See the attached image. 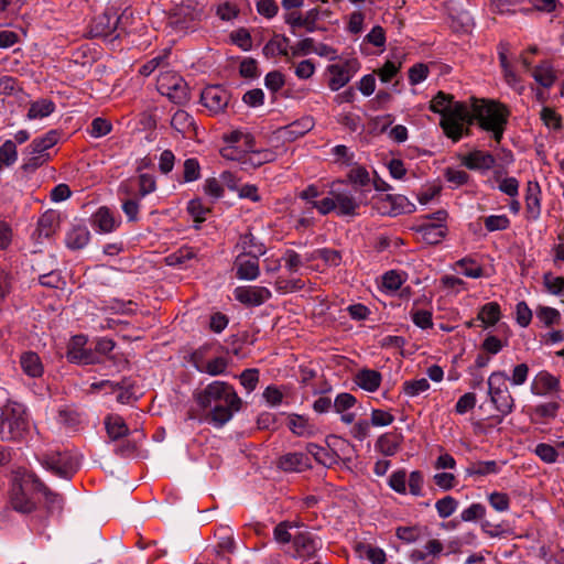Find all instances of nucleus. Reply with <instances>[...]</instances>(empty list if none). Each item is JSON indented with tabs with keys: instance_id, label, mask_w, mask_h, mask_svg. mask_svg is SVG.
<instances>
[{
	"instance_id": "8fccbe9b",
	"label": "nucleus",
	"mask_w": 564,
	"mask_h": 564,
	"mask_svg": "<svg viewBox=\"0 0 564 564\" xmlns=\"http://www.w3.org/2000/svg\"><path fill=\"white\" fill-rule=\"evenodd\" d=\"M410 315L415 326L422 329H429L433 327V315L431 311L413 308L411 310Z\"/></svg>"
},
{
	"instance_id": "79ce46f5",
	"label": "nucleus",
	"mask_w": 564,
	"mask_h": 564,
	"mask_svg": "<svg viewBox=\"0 0 564 564\" xmlns=\"http://www.w3.org/2000/svg\"><path fill=\"white\" fill-rule=\"evenodd\" d=\"M40 485L41 486H36V491L43 494L47 509L50 511L61 509L63 503L62 496L52 491L41 479Z\"/></svg>"
},
{
	"instance_id": "4be33fe9",
	"label": "nucleus",
	"mask_w": 564,
	"mask_h": 564,
	"mask_svg": "<svg viewBox=\"0 0 564 564\" xmlns=\"http://www.w3.org/2000/svg\"><path fill=\"white\" fill-rule=\"evenodd\" d=\"M527 217L536 220L541 215V188L538 182H528L525 189Z\"/></svg>"
},
{
	"instance_id": "f3484780",
	"label": "nucleus",
	"mask_w": 564,
	"mask_h": 564,
	"mask_svg": "<svg viewBox=\"0 0 564 564\" xmlns=\"http://www.w3.org/2000/svg\"><path fill=\"white\" fill-rule=\"evenodd\" d=\"M234 267L239 280L253 281L260 275L259 257H250L247 253L237 256Z\"/></svg>"
},
{
	"instance_id": "bf43d9fd",
	"label": "nucleus",
	"mask_w": 564,
	"mask_h": 564,
	"mask_svg": "<svg viewBox=\"0 0 564 564\" xmlns=\"http://www.w3.org/2000/svg\"><path fill=\"white\" fill-rule=\"evenodd\" d=\"M200 176V166L196 159L191 158L184 162L183 178L184 182H193Z\"/></svg>"
},
{
	"instance_id": "6e6552de",
	"label": "nucleus",
	"mask_w": 564,
	"mask_h": 564,
	"mask_svg": "<svg viewBox=\"0 0 564 564\" xmlns=\"http://www.w3.org/2000/svg\"><path fill=\"white\" fill-rule=\"evenodd\" d=\"M158 90L176 105H186L191 99L187 83L173 72L161 73L156 82Z\"/></svg>"
},
{
	"instance_id": "72a5a7b5",
	"label": "nucleus",
	"mask_w": 564,
	"mask_h": 564,
	"mask_svg": "<svg viewBox=\"0 0 564 564\" xmlns=\"http://www.w3.org/2000/svg\"><path fill=\"white\" fill-rule=\"evenodd\" d=\"M55 111V104L51 99L42 98L33 101L28 110V119H42Z\"/></svg>"
},
{
	"instance_id": "5fc2aeb1",
	"label": "nucleus",
	"mask_w": 564,
	"mask_h": 564,
	"mask_svg": "<svg viewBox=\"0 0 564 564\" xmlns=\"http://www.w3.org/2000/svg\"><path fill=\"white\" fill-rule=\"evenodd\" d=\"M196 257L192 247H182L176 252L169 256V264H185L188 260Z\"/></svg>"
},
{
	"instance_id": "cd10ccee",
	"label": "nucleus",
	"mask_w": 564,
	"mask_h": 564,
	"mask_svg": "<svg viewBox=\"0 0 564 564\" xmlns=\"http://www.w3.org/2000/svg\"><path fill=\"white\" fill-rule=\"evenodd\" d=\"M20 364L23 372L32 378L41 377L43 365L37 354L28 351L21 355Z\"/></svg>"
},
{
	"instance_id": "c03bdc74",
	"label": "nucleus",
	"mask_w": 564,
	"mask_h": 564,
	"mask_svg": "<svg viewBox=\"0 0 564 564\" xmlns=\"http://www.w3.org/2000/svg\"><path fill=\"white\" fill-rule=\"evenodd\" d=\"M236 550L234 536L227 529H221L218 538L216 554H232Z\"/></svg>"
},
{
	"instance_id": "f704fd0d",
	"label": "nucleus",
	"mask_w": 564,
	"mask_h": 564,
	"mask_svg": "<svg viewBox=\"0 0 564 564\" xmlns=\"http://www.w3.org/2000/svg\"><path fill=\"white\" fill-rule=\"evenodd\" d=\"M288 426L297 436L310 437L314 434V426L306 417L299 414L289 416Z\"/></svg>"
},
{
	"instance_id": "49530a36",
	"label": "nucleus",
	"mask_w": 564,
	"mask_h": 564,
	"mask_svg": "<svg viewBox=\"0 0 564 564\" xmlns=\"http://www.w3.org/2000/svg\"><path fill=\"white\" fill-rule=\"evenodd\" d=\"M430 389V382L425 378L417 380L404 381L402 384L403 392L409 397H416Z\"/></svg>"
},
{
	"instance_id": "6ab92c4d",
	"label": "nucleus",
	"mask_w": 564,
	"mask_h": 564,
	"mask_svg": "<svg viewBox=\"0 0 564 564\" xmlns=\"http://www.w3.org/2000/svg\"><path fill=\"white\" fill-rule=\"evenodd\" d=\"M278 467L286 473H301L311 467V462L304 453H286L279 458Z\"/></svg>"
},
{
	"instance_id": "20e7f679",
	"label": "nucleus",
	"mask_w": 564,
	"mask_h": 564,
	"mask_svg": "<svg viewBox=\"0 0 564 564\" xmlns=\"http://www.w3.org/2000/svg\"><path fill=\"white\" fill-rule=\"evenodd\" d=\"M40 485V478L34 473H25L22 477L14 481L10 491V507L20 513H31L36 508L32 495Z\"/></svg>"
},
{
	"instance_id": "3c124183",
	"label": "nucleus",
	"mask_w": 564,
	"mask_h": 564,
	"mask_svg": "<svg viewBox=\"0 0 564 564\" xmlns=\"http://www.w3.org/2000/svg\"><path fill=\"white\" fill-rule=\"evenodd\" d=\"M315 257H319L325 264L338 267L341 263V253L338 250L329 248H321L315 250Z\"/></svg>"
},
{
	"instance_id": "4468645a",
	"label": "nucleus",
	"mask_w": 564,
	"mask_h": 564,
	"mask_svg": "<svg viewBox=\"0 0 564 564\" xmlns=\"http://www.w3.org/2000/svg\"><path fill=\"white\" fill-rule=\"evenodd\" d=\"M120 21L117 11L106 10L96 17L90 25V35L93 37H108L117 30Z\"/></svg>"
},
{
	"instance_id": "aec40b11",
	"label": "nucleus",
	"mask_w": 564,
	"mask_h": 564,
	"mask_svg": "<svg viewBox=\"0 0 564 564\" xmlns=\"http://www.w3.org/2000/svg\"><path fill=\"white\" fill-rule=\"evenodd\" d=\"M195 368L200 371L208 373L210 376H218L226 372L228 367V361L224 357H216L207 362L203 361V354L200 350H197L192 356Z\"/></svg>"
},
{
	"instance_id": "338daca9",
	"label": "nucleus",
	"mask_w": 564,
	"mask_h": 564,
	"mask_svg": "<svg viewBox=\"0 0 564 564\" xmlns=\"http://www.w3.org/2000/svg\"><path fill=\"white\" fill-rule=\"evenodd\" d=\"M486 513V508L481 503H473L460 513V519L465 522L481 519Z\"/></svg>"
},
{
	"instance_id": "603ef678",
	"label": "nucleus",
	"mask_w": 564,
	"mask_h": 564,
	"mask_svg": "<svg viewBox=\"0 0 564 564\" xmlns=\"http://www.w3.org/2000/svg\"><path fill=\"white\" fill-rule=\"evenodd\" d=\"M543 283L552 294H564V278L553 276L551 272H546L543 275Z\"/></svg>"
},
{
	"instance_id": "0e129e2a",
	"label": "nucleus",
	"mask_w": 564,
	"mask_h": 564,
	"mask_svg": "<svg viewBox=\"0 0 564 564\" xmlns=\"http://www.w3.org/2000/svg\"><path fill=\"white\" fill-rule=\"evenodd\" d=\"M536 317L545 325L551 326L560 319L557 310L549 306H539L536 310Z\"/></svg>"
},
{
	"instance_id": "39448f33",
	"label": "nucleus",
	"mask_w": 564,
	"mask_h": 564,
	"mask_svg": "<svg viewBox=\"0 0 564 564\" xmlns=\"http://www.w3.org/2000/svg\"><path fill=\"white\" fill-rule=\"evenodd\" d=\"M0 438L3 441L22 438L29 429L24 408L19 403H8L0 408Z\"/></svg>"
},
{
	"instance_id": "13d9d810",
	"label": "nucleus",
	"mask_w": 564,
	"mask_h": 564,
	"mask_svg": "<svg viewBox=\"0 0 564 564\" xmlns=\"http://www.w3.org/2000/svg\"><path fill=\"white\" fill-rule=\"evenodd\" d=\"M204 193L213 199H219L224 196V186L220 180L209 177L205 181L203 186Z\"/></svg>"
},
{
	"instance_id": "a19ab883",
	"label": "nucleus",
	"mask_w": 564,
	"mask_h": 564,
	"mask_svg": "<svg viewBox=\"0 0 564 564\" xmlns=\"http://www.w3.org/2000/svg\"><path fill=\"white\" fill-rule=\"evenodd\" d=\"M18 160V150L13 140H6L0 147V171L12 166Z\"/></svg>"
},
{
	"instance_id": "680f3d73",
	"label": "nucleus",
	"mask_w": 564,
	"mask_h": 564,
	"mask_svg": "<svg viewBox=\"0 0 564 564\" xmlns=\"http://www.w3.org/2000/svg\"><path fill=\"white\" fill-rule=\"evenodd\" d=\"M490 506L498 512H505L510 507V498L505 492L495 491L488 497Z\"/></svg>"
},
{
	"instance_id": "4d7b16f0",
	"label": "nucleus",
	"mask_w": 564,
	"mask_h": 564,
	"mask_svg": "<svg viewBox=\"0 0 564 564\" xmlns=\"http://www.w3.org/2000/svg\"><path fill=\"white\" fill-rule=\"evenodd\" d=\"M534 453L541 460L547 464L555 463L558 456L556 449L552 445L545 443L538 444Z\"/></svg>"
},
{
	"instance_id": "09e8293b",
	"label": "nucleus",
	"mask_w": 564,
	"mask_h": 564,
	"mask_svg": "<svg viewBox=\"0 0 564 564\" xmlns=\"http://www.w3.org/2000/svg\"><path fill=\"white\" fill-rule=\"evenodd\" d=\"M112 130V124L109 120L97 117L95 118L89 127V134L93 138H101L110 133Z\"/></svg>"
},
{
	"instance_id": "9b49d317",
	"label": "nucleus",
	"mask_w": 564,
	"mask_h": 564,
	"mask_svg": "<svg viewBox=\"0 0 564 564\" xmlns=\"http://www.w3.org/2000/svg\"><path fill=\"white\" fill-rule=\"evenodd\" d=\"M293 556L304 560L313 558L322 547L321 540L310 531H302L293 536Z\"/></svg>"
},
{
	"instance_id": "f257e3e1",
	"label": "nucleus",
	"mask_w": 564,
	"mask_h": 564,
	"mask_svg": "<svg viewBox=\"0 0 564 564\" xmlns=\"http://www.w3.org/2000/svg\"><path fill=\"white\" fill-rule=\"evenodd\" d=\"M194 399L202 409H210L206 421L215 427H221L229 422L242 404L234 387L225 381H213L205 389L195 392Z\"/></svg>"
},
{
	"instance_id": "69168bd1",
	"label": "nucleus",
	"mask_w": 564,
	"mask_h": 564,
	"mask_svg": "<svg viewBox=\"0 0 564 564\" xmlns=\"http://www.w3.org/2000/svg\"><path fill=\"white\" fill-rule=\"evenodd\" d=\"M240 383L245 387L247 391H253L259 382V371L258 369L251 368L246 369L240 375Z\"/></svg>"
},
{
	"instance_id": "c756f323",
	"label": "nucleus",
	"mask_w": 564,
	"mask_h": 564,
	"mask_svg": "<svg viewBox=\"0 0 564 564\" xmlns=\"http://www.w3.org/2000/svg\"><path fill=\"white\" fill-rule=\"evenodd\" d=\"M381 373L377 370L364 369L356 376L357 384L366 391L375 392L381 383Z\"/></svg>"
},
{
	"instance_id": "412c9836",
	"label": "nucleus",
	"mask_w": 564,
	"mask_h": 564,
	"mask_svg": "<svg viewBox=\"0 0 564 564\" xmlns=\"http://www.w3.org/2000/svg\"><path fill=\"white\" fill-rule=\"evenodd\" d=\"M90 240V232L84 224H73L65 235V246L69 250H80L85 248Z\"/></svg>"
},
{
	"instance_id": "2eb2a0df",
	"label": "nucleus",
	"mask_w": 564,
	"mask_h": 564,
	"mask_svg": "<svg viewBox=\"0 0 564 564\" xmlns=\"http://www.w3.org/2000/svg\"><path fill=\"white\" fill-rule=\"evenodd\" d=\"M59 227V213L54 209H48L43 213L33 232V239L37 243H42L44 238H51Z\"/></svg>"
},
{
	"instance_id": "4c0bfd02",
	"label": "nucleus",
	"mask_w": 564,
	"mask_h": 564,
	"mask_svg": "<svg viewBox=\"0 0 564 564\" xmlns=\"http://www.w3.org/2000/svg\"><path fill=\"white\" fill-rule=\"evenodd\" d=\"M93 221L102 232H111L117 226L113 215L107 207H100L95 213Z\"/></svg>"
},
{
	"instance_id": "774afa93",
	"label": "nucleus",
	"mask_w": 564,
	"mask_h": 564,
	"mask_svg": "<svg viewBox=\"0 0 564 564\" xmlns=\"http://www.w3.org/2000/svg\"><path fill=\"white\" fill-rule=\"evenodd\" d=\"M404 280L401 274L394 270L388 271L382 276V284L387 290L397 291L401 288Z\"/></svg>"
},
{
	"instance_id": "0eeeda50",
	"label": "nucleus",
	"mask_w": 564,
	"mask_h": 564,
	"mask_svg": "<svg viewBox=\"0 0 564 564\" xmlns=\"http://www.w3.org/2000/svg\"><path fill=\"white\" fill-rule=\"evenodd\" d=\"M360 189L356 186H350L341 181L332 184L329 195L333 196L335 212L339 216H355L360 207Z\"/></svg>"
},
{
	"instance_id": "de8ad7c7",
	"label": "nucleus",
	"mask_w": 564,
	"mask_h": 564,
	"mask_svg": "<svg viewBox=\"0 0 564 564\" xmlns=\"http://www.w3.org/2000/svg\"><path fill=\"white\" fill-rule=\"evenodd\" d=\"M458 506V501L452 496H446L436 501L435 508L441 518L446 519L451 517Z\"/></svg>"
},
{
	"instance_id": "b1692460",
	"label": "nucleus",
	"mask_w": 564,
	"mask_h": 564,
	"mask_svg": "<svg viewBox=\"0 0 564 564\" xmlns=\"http://www.w3.org/2000/svg\"><path fill=\"white\" fill-rule=\"evenodd\" d=\"M171 127L184 138H193L197 129L193 116L183 109H178L172 116Z\"/></svg>"
},
{
	"instance_id": "7ed1b4c3",
	"label": "nucleus",
	"mask_w": 564,
	"mask_h": 564,
	"mask_svg": "<svg viewBox=\"0 0 564 564\" xmlns=\"http://www.w3.org/2000/svg\"><path fill=\"white\" fill-rule=\"evenodd\" d=\"M453 99V95L438 91L430 102V110L442 116L440 126L444 134L454 142H458L464 133L469 134V129L464 128L467 104L454 101Z\"/></svg>"
},
{
	"instance_id": "a878e982",
	"label": "nucleus",
	"mask_w": 564,
	"mask_h": 564,
	"mask_svg": "<svg viewBox=\"0 0 564 564\" xmlns=\"http://www.w3.org/2000/svg\"><path fill=\"white\" fill-rule=\"evenodd\" d=\"M560 387L558 378L543 370L536 375L532 384V392L536 395H545L560 391Z\"/></svg>"
},
{
	"instance_id": "ea45409f",
	"label": "nucleus",
	"mask_w": 564,
	"mask_h": 564,
	"mask_svg": "<svg viewBox=\"0 0 564 564\" xmlns=\"http://www.w3.org/2000/svg\"><path fill=\"white\" fill-rule=\"evenodd\" d=\"M532 76L536 83L544 88H550L555 82V75L549 63H542L532 70Z\"/></svg>"
},
{
	"instance_id": "f8f14e48",
	"label": "nucleus",
	"mask_w": 564,
	"mask_h": 564,
	"mask_svg": "<svg viewBox=\"0 0 564 564\" xmlns=\"http://www.w3.org/2000/svg\"><path fill=\"white\" fill-rule=\"evenodd\" d=\"M230 93L221 86H208L200 94L202 104L213 113L223 112L229 104Z\"/></svg>"
},
{
	"instance_id": "e2e57ef3",
	"label": "nucleus",
	"mask_w": 564,
	"mask_h": 564,
	"mask_svg": "<svg viewBox=\"0 0 564 564\" xmlns=\"http://www.w3.org/2000/svg\"><path fill=\"white\" fill-rule=\"evenodd\" d=\"M389 486L397 491L398 494L406 492V471L404 469H400L393 471L389 478Z\"/></svg>"
},
{
	"instance_id": "e433bc0d",
	"label": "nucleus",
	"mask_w": 564,
	"mask_h": 564,
	"mask_svg": "<svg viewBox=\"0 0 564 564\" xmlns=\"http://www.w3.org/2000/svg\"><path fill=\"white\" fill-rule=\"evenodd\" d=\"M500 467L496 460L475 462L470 463L466 468L468 476H487L490 474H498Z\"/></svg>"
},
{
	"instance_id": "7c9ffc66",
	"label": "nucleus",
	"mask_w": 564,
	"mask_h": 564,
	"mask_svg": "<svg viewBox=\"0 0 564 564\" xmlns=\"http://www.w3.org/2000/svg\"><path fill=\"white\" fill-rule=\"evenodd\" d=\"M105 426L112 441L127 436L129 433V427L120 415H108L105 420Z\"/></svg>"
},
{
	"instance_id": "864d4df0",
	"label": "nucleus",
	"mask_w": 564,
	"mask_h": 564,
	"mask_svg": "<svg viewBox=\"0 0 564 564\" xmlns=\"http://www.w3.org/2000/svg\"><path fill=\"white\" fill-rule=\"evenodd\" d=\"M484 224L488 231L506 230L510 220L506 215H491L485 218Z\"/></svg>"
},
{
	"instance_id": "37998d69",
	"label": "nucleus",
	"mask_w": 564,
	"mask_h": 564,
	"mask_svg": "<svg viewBox=\"0 0 564 564\" xmlns=\"http://www.w3.org/2000/svg\"><path fill=\"white\" fill-rule=\"evenodd\" d=\"M61 139V132L58 130H50L45 134L37 137L32 140L33 144L42 150L44 153H48V150L52 149Z\"/></svg>"
},
{
	"instance_id": "9d476101",
	"label": "nucleus",
	"mask_w": 564,
	"mask_h": 564,
	"mask_svg": "<svg viewBox=\"0 0 564 564\" xmlns=\"http://www.w3.org/2000/svg\"><path fill=\"white\" fill-rule=\"evenodd\" d=\"M425 219L435 220V223H425L416 227V231L421 234L422 239L429 245H437L446 235V227L443 224L447 218V212L440 209L424 217Z\"/></svg>"
},
{
	"instance_id": "473e14b6",
	"label": "nucleus",
	"mask_w": 564,
	"mask_h": 564,
	"mask_svg": "<svg viewBox=\"0 0 564 564\" xmlns=\"http://www.w3.org/2000/svg\"><path fill=\"white\" fill-rule=\"evenodd\" d=\"M501 317L500 305L497 302H489L482 305L478 312L477 319L482 322L485 327L494 326Z\"/></svg>"
},
{
	"instance_id": "bb28decb",
	"label": "nucleus",
	"mask_w": 564,
	"mask_h": 564,
	"mask_svg": "<svg viewBox=\"0 0 564 564\" xmlns=\"http://www.w3.org/2000/svg\"><path fill=\"white\" fill-rule=\"evenodd\" d=\"M237 247L240 248L242 251L241 253H247L250 257H261L265 254L267 248L264 243L259 241L251 231H248L240 236L239 242L237 243Z\"/></svg>"
},
{
	"instance_id": "5701e85b",
	"label": "nucleus",
	"mask_w": 564,
	"mask_h": 564,
	"mask_svg": "<svg viewBox=\"0 0 564 564\" xmlns=\"http://www.w3.org/2000/svg\"><path fill=\"white\" fill-rule=\"evenodd\" d=\"M496 163L495 156L489 152L474 150L462 159V164L469 170H490Z\"/></svg>"
},
{
	"instance_id": "ddd939ff",
	"label": "nucleus",
	"mask_w": 564,
	"mask_h": 564,
	"mask_svg": "<svg viewBox=\"0 0 564 564\" xmlns=\"http://www.w3.org/2000/svg\"><path fill=\"white\" fill-rule=\"evenodd\" d=\"M235 299L246 306H260L271 296V291L265 286H238L234 291Z\"/></svg>"
},
{
	"instance_id": "a18cd8bd",
	"label": "nucleus",
	"mask_w": 564,
	"mask_h": 564,
	"mask_svg": "<svg viewBox=\"0 0 564 564\" xmlns=\"http://www.w3.org/2000/svg\"><path fill=\"white\" fill-rule=\"evenodd\" d=\"M540 119L549 129H562V117L553 108L543 107L540 112Z\"/></svg>"
},
{
	"instance_id": "dca6fc26",
	"label": "nucleus",
	"mask_w": 564,
	"mask_h": 564,
	"mask_svg": "<svg viewBox=\"0 0 564 564\" xmlns=\"http://www.w3.org/2000/svg\"><path fill=\"white\" fill-rule=\"evenodd\" d=\"M330 78L328 86L333 91L339 90L351 78L352 73L356 72V62L347 61L345 64H333L327 67Z\"/></svg>"
},
{
	"instance_id": "a211bd4d",
	"label": "nucleus",
	"mask_w": 564,
	"mask_h": 564,
	"mask_svg": "<svg viewBox=\"0 0 564 564\" xmlns=\"http://www.w3.org/2000/svg\"><path fill=\"white\" fill-rule=\"evenodd\" d=\"M51 160L50 153H44L32 142L23 150V163L21 170L26 174L34 173L37 169Z\"/></svg>"
},
{
	"instance_id": "2f4dec72",
	"label": "nucleus",
	"mask_w": 564,
	"mask_h": 564,
	"mask_svg": "<svg viewBox=\"0 0 564 564\" xmlns=\"http://www.w3.org/2000/svg\"><path fill=\"white\" fill-rule=\"evenodd\" d=\"M83 337L77 336L73 338V341L67 350V359L70 362L88 365L91 364V354L82 348Z\"/></svg>"
},
{
	"instance_id": "1a4fd4ad",
	"label": "nucleus",
	"mask_w": 564,
	"mask_h": 564,
	"mask_svg": "<svg viewBox=\"0 0 564 564\" xmlns=\"http://www.w3.org/2000/svg\"><path fill=\"white\" fill-rule=\"evenodd\" d=\"M43 465L54 475L64 479H70L77 471L79 463L78 459L68 452H56L46 455L43 458Z\"/></svg>"
},
{
	"instance_id": "c9c22d12",
	"label": "nucleus",
	"mask_w": 564,
	"mask_h": 564,
	"mask_svg": "<svg viewBox=\"0 0 564 564\" xmlns=\"http://www.w3.org/2000/svg\"><path fill=\"white\" fill-rule=\"evenodd\" d=\"M289 37L284 35H274L263 47V54L267 57H274L276 55L286 56Z\"/></svg>"
},
{
	"instance_id": "58836bf2",
	"label": "nucleus",
	"mask_w": 564,
	"mask_h": 564,
	"mask_svg": "<svg viewBox=\"0 0 564 564\" xmlns=\"http://www.w3.org/2000/svg\"><path fill=\"white\" fill-rule=\"evenodd\" d=\"M314 127V121L311 117L303 118L299 121H294L284 128L285 135L290 139H297L308 131H311Z\"/></svg>"
},
{
	"instance_id": "052dcab7",
	"label": "nucleus",
	"mask_w": 564,
	"mask_h": 564,
	"mask_svg": "<svg viewBox=\"0 0 564 564\" xmlns=\"http://www.w3.org/2000/svg\"><path fill=\"white\" fill-rule=\"evenodd\" d=\"M290 530H292L291 523H288V521L280 522L273 530L274 540L281 544L293 543L294 535L290 533Z\"/></svg>"
},
{
	"instance_id": "423d86ee",
	"label": "nucleus",
	"mask_w": 564,
	"mask_h": 564,
	"mask_svg": "<svg viewBox=\"0 0 564 564\" xmlns=\"http://www.w3.org/2000/svg\"><path fill=\"white\" fill-rule=\"evenodd\" d=\"M507 380L508 376L505 371H495L487 380L490 401L502 416L510 414L514 408V399L509 391Z\"/></svg>"
},
{
	"instance_id": "393cba45",
	"label": "nucleus",
	"mask_w": 564,
	"mask_h": 564,
	"mask_svg": "<svg viewBox=\"0 0 564 564\" xmlns=\"http://www.w3.org/2000/svg\"><path fill=\"white\" fill-rule=\"evenodd\" d=\"M402 442V434L389 432L378 437L375 448L383 456H393L400 451Z\"/></svg>"
},
{
	"instance_id": "f03ea898",
	"label": "nucleus",
	"mask_w": 564,
	"mask_h": 564,
	"mask_svg": "<svg viewBox=\"0 0 564 564\" xmlns=\"http://www.w3.org/2000/svg\"><path fill=\"white\" fill-rule=\"evenodd\" d=\"M469 101L464 123L471 126L477 122L481 130L490 132L494 140L500 143L510 117L508 107L492 99L471 97Z\"/></svg>"
},
{
	"instance_id": "c85d7f7f",
	"label": "nucleus",
	"mask_w": 564,
	"mask_h": 564,
	"mask_svg": "<svg viewBox=\"0 0 564 564\" xmlns=\"http://www.w3.org/2000/svg\"><path fill=\"white\" fill-rule=\"evenodd\" d=\"M100 386H109L112 390H119L120 392L117 395V401L119 403L127 404L134 398V392L132 391L134 383L128 378H123L119 382L105 380L100 382Z\"/></svg>"
},
{
	"instance_id": "6e6d98bb",
	"label": "nucleus",
	"mask_w": 564,
	"mask_h": 564,
	"mask_svg": "<svg viewBox=\"0 0 564 564\" xmlns=\"http://www.w3.org/2000/svg\"><path fill=\"white\" fill-rule=\"evenodd\" d=\"M560 404L555 401L542 403L533 409L534 415L540 419H554L557 415Z\"/></svg>"
}]
</instances>
